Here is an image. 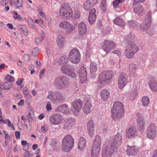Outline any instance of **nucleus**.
Returning <instances> with one entry per match:
<instances>
[{
  "instance_id": "f257e3e1",
  "label": "nucleus",
  "mask_w": 157,
  "mask_h": 157,
  "mask_svg": "<svg viewBox=\"0 0 157 157\" xmlns=\"http://www.w3.org/2000/svg\"><path fill=\"white\" fill-rule=\"evenodd\" d=\"M123 104L119 101H115L111 110L112 117L114 120H118L122 117L124 114Z\"/></svg>"
},
{
  "instance_id": "f03ea898",
  "label": "nucleus",
  "mask_w": 157,
  "mask_h": 157,
  "mask_svg": "<svg viewBox=\"0 0 157 157\" xmlns=\"http://www.w3.org/2000/svg\"><path fill=\"white\" fill-rule=\"evenodd\" d=\"M74 143V138L71 134H67L65 136L62 140V149L64 152H69L73 147Z\"/></svg>"
},
{
  "instance_id": "7ed1b4c3",
  "label": "nucleus",
  "mask_w": 157,
  "mask_h": 157,
  "mask_svg": "<svg viewBox=\"0 0 157 157\" xmlns=\"http://www.w3.org/2000/svg\"><path fill=\"white\" fill-rule=\"evenodd\" d=\"M47 98L49 99L53 104H57L62 102L65 99V95L63 92L57 91L53 92L49 91Z\"/></svg>"
},
{
  "instance_id": "20e7f679",
  "label": "nucleus",
  "mask_w": 157,
  "mask_h": 157,
  "mask_svg": "<svg viewBox=\"0 0 157 157\" xmlns=\"http://www.w3.org/2000/svg\"><path fill=\"white\" fill-rule=\"evenodd\" d=\"M59 15L63 19L69 20L72 17L73 11L70 5L66 4L62 5L59 10Z\"/></svg>"
},
{
  "instance_id": "39448f33",
  "label": "nucleus",
  "mask_w": 157,
  "mask_h": 157,
  "mask_svg": "<svg viewBox=\"0 0 157 157\" xmlns=\"http://www.w3.org/2000/svg\"><path fill=\"white\" fill-rule=\"evenodd\" d=\"M69 84V78L64 75L59 76L56 78L54 85L57 89H63Z\"/></svg>"
},
{
  "instance_id": "423d86ee",
  "label": "nucleus",
  "mask_w": 157,
  "mask_h": 157,
  "mask_svg": "<svg viewBox=\"0 0 157 157\" xmlns=\"http://www.w3.org/2000/svg\"><path fill=\"white\" fill-rule=\"evenodd\" d=\"M113 76V72L111 70L103 71L100 74L98 81L100 83L103 84H109Z\"/></svg>"
},
{
  "instance_id": "0eeeda50",
  "label": "nucleus",
  "mask_w": 157,
  "mask_h": 157,
  "mask_svg": "<svg viewBox=\"0 0 157 157\" xmlns=\"http://www.w3.org/2000/svg\"><path fill=\"white\" fill-rule=\"evenodd\" d=\"M139 50V48L135 43L131 42L128 44L124 52L126 57L131 58Z\"/></svg>"
},
{
  "instance_id": "6e6552de",
  "label": "nucleus",
  "mask_w": 157,
  "mask_h": 157,
  "mask_svg": "<svg viewBox=\"0 0 157 157\" xmlns=\"http://www.w3.org/2000/svg\"><path fill=\"white\" fill-rule=\"evenodd\" d=\"M68 58L70 61L75 64L79 63L81 59L80 53L77 48L71 50L68 55Z\"/></svg>"
},
{
  "instance_id": "1a4fd4ad",
  "label": "nucleus",
  "mask_w": 157,
  "mask_h": 157,
  "mask_svg": "<svg viewBox=\"0 0 157 157\" xmlns=\"http://www.w3.org/2000/svg\"><path fill=\"white\" fill-rule=\"evenodd\" d=\"M116 46V44L113 41L105 40L101 45L102 49L106 53H108L113 49Z\"/></svg>"
},
{
  "instance_id": "9d476101",
  "label": "nucleus",
  "mask_w": 157,
  "mask_h": 157,
  "mask_svg": "<svg viewBox=\"0 0 157 157\" xmlns=\"http://www.w3.org/2000/svg\"><path fill=\"white\" fill-rule=\"evenodd\" d=\"M156 126L154 123H151L147 128V136L150 139H154L156 136Z\"/></svg>"
},
{
  "instance_id": "9b49d317",
  "label": "nucleus",
  "mask_w": 157,
  "mask_h": 157,
  "mask_svg": "<svg viewBox=\"0 0 157 157\" xmlns=\"http://www.w3.org/2000/svg\"><path fill=\"white\" fill-rule=\"evenodd\" d=\"M151 13L148 12L147 14L145 19L140 26V29L142 31H146L148 29L151 25Z\"/></svg>"
},
{
  "instance_id": "f8f14e48",
  "label": "nucleus",
  "mask_w": 157,
  "mask_h": 157,
  "mask_svg": "<svg viewBox=\"0 0 157 157\" xmlns=\"http://www.w3.org/2000/svg\"><path fill=\"white\" fill-rule=\"evenodd\" d=\"M82 102L78 99L72 103L71 111L74 115H77L80 112L82 107Z\"/></svg>"
},
{
  "instance_id": "ddd939ff",
  "label": "nucleus",
  "mask_w": 157,
  "mask_h": 157,
  "mask_svg": "<svg viewBox=\"0 0 157 157\" xmlns=\"http://www.w3.org/2000/svg\"><path fill=\"white\" fill-rule=\"evenodd\" d=\"M136 122L138 130L141 133H143V132L144 130L146 124L144 117L141 114L138 113L136 114Z\"/></svg>"
},
{
  "instance_id": "4468645a",
  "label": "nucleus",
  "mask_w": 157,
  "mask_h": 157,
  "mask_svg": "<svg viewBox=\"0 0 157 157\" xmlns=\"http://www.w3.org/2000/svg\"><path fill=\"white\" fill-rule=\"evenodd\" d=\"M63 119V117L61 114H55L50 117L49 121L52 124L58 125L61 124Z\"/></svg>"
},
{
  "instance_id": "2eb2a0df",
  "label": "nucleus",
  "mask_w": 157,
  "mask_h": 157,
  "mask_svg": "<svg viewBox=\"0 0 157 157\" xmlns=\"http://www.w3.org/2000/svg\"><path fill=\"white\" fill-rule=\"evenodd\" d=\"M114 151L110 147L109 144L106 143L104 144L102 150V157H111Z\"/></svg>"
},
{
  "instance_id": "dca6fc26",
  "label": "nucleus",
  "mask_w": 157,
  "mask_h": 157,
  "mask_svg": "<svg viewBox=\"0 0 157 157\" xmlns=\"http://www.w3.org/2000/svg\"><path fill=\"white\" fill-rule=\"evenodd\" d=\"M83 103L82 110L83 112L86 114H89L91 112V108L92 107L90 98L88 97L85 98L84 99Z\"/></svg>"
},
{
  "instance_id": "f3484780",
  "label": "nucleus",
  "mask_w": 157,
  "mask_h": 157,
  "mask_svg": "<svg viewBox=\"0 0 157 157\" xmlns=\"http://www.w3.org/2000/svg\"><path fill=\"white\" fill-rule=\"evenodd\" d=\"M128 76L124 73H122L118 77V86L120 89H122L126 86L127 82Z\"/></svg>"
},
{
  "instance_id": "a211bd4d",
  "label": "nucleus",
  "mask_w": 157,
  "mask_h": 157,
  "mask_svg": "<svg viewBox=\"0 0 157 157\" xmlns=\"http://www.w3.org/2000/svg\"><path fill=\"white\" fill-rule=\"evenodd\" d=\"M95 124V122L92 119L90 120L87 122L86 127L87 134L91 137H92L94 134Z\"/></svg>"
},
{
  "instance_id": "6ab92c4d",
  "label": "nucleus",
  "mask_w": 157,
  "mask_h": 157,
  "mask_svg": "<svg viewBox=\"0 0 157 157\" xmlns=\"http://www.w3.org/2000/svg\"><path fill=\"white\" fill-rule=\"evenodd\" d=\"M61 71L63 74L73 78L77 77V75L75 72L67 65L63 66L61 69Z\"/></svg>"
},
{
  "instance_id": "aec40b11",
  "label": "nucleus",
  "mask_w": 157,
  "mask_h": 157,
  "mask_svg": "<svg viewBox=\"0 0 157 157\" xmlns=\"http://www.w3.org/2000/svg\"><path fill=\"white\" fill-rule=\"evenodd\" d=\"M78 75L80 82L81 84L84 83L86 80L87 72L86 68L84 66H82L78 71Z\"/></svg>"
},
{
  "instance_id": "412c9836",
  "label": "nucleus",
  "mask_w": 157,
  "mask_h": 157,
  "mask_svg": "<svg viewBox=\"0 0 157 157\" xmlns=\"http://www.w3.org/2000/svg\"><path fill=\"white\" fill-rule=\"evenodd\" d=\"M126 136L129 138H134L137 135V130L135 127L131 126L129 127L126 131Z\"/></svg>"
},
{
  "instance_id": "4be33fe9",
  "label": "nucleus",
  "mask_w": 157,
  "mask_h": 157,
  "mask_svg": "<svg viewBox=\"0 0 157 157\" xmlns=\"http://www.w3.org/2000/svg\"><path fill=\"white\" fill-rule=\"evenodd\" d=\"M64 36L62 35H58L56 39V43L57 47L59 49L63 48L64 46Z\"/></svg>"
},
{
  "instance_id": "5701e85b",
  "label": "nucleus",
  "mask_w": 157,
  "mask_h": 157,
  "mask_svg": "<svg viewBox=\"0 0 157 157\" xmlns=\"http://www.w3.org/2000/svg\"><path fill=\"white\" fill-rule=\"evenodd\" d=\"M150 89L154 92H157V82L155 78H151L148 82Z\"/></svg>"
},
{
  "instance_id": "b1692460",
  "label": "nucleus",
  "mask_w": 157,
  "mask_h": 157,
  "mask_svg": "<svg viewBox=\"0 0 157 157\" xmlns=\"http://www.w3.org/2000/svg\"><path fill=\"white\" fill-rule=\"evenodd\" d=\"M79 34L81 36L85 34L86 32L87 27L86 24L83 22L80 23L78 26Z\"/></svg>"
},
{
  "instance_id": "393cba45",
  "label": "nucleus",
  "mask_w": 157,
  "mask_h": 157,
  "mask_svg": "<svg viewBox=\"0 0 157 157\" xmlns=\"http://www.w3.org/2000/svg\"><path fill=\"white\" fill-rule=\"evenodd\" d=\"M86 145V140L84 138L81 137L79 138L78 142V148L79 151H82L85 148Z\"/></svg>"
},
{
  "instance_id": "a878e982",
  "label": "nucleus",
  "mask_w": 157,
  "mask_h": 157,
  "mask_svg": "<svg viewBox=\"0 0 157 157\" xmlns=\"http://www.w3.org/2000/svg\"><path fill=\"white\" fill-rule=\"evenodd\" d=\"M56 112H60L63 113L68 114L69 113L68 105L66 104H63L59 106L55 109Z\"/></svg>"
},
{
  "instance_id": "bb28decb",
  "label": "nucleus",
  "mask_w": 157,
  "mask_h": 157,
  "mask_svg": "<svg viewBox=\"0 0 157 157\" xmlns=\"http://www.w3.org/2000/svg\"><path fill=\"white\" fill-rule=\"evenodd\" d=\"M110 92L106 89L102 90L100 92V97L101 99L104 101L107 100L110 97Z\"/></svg>"
},
{
  "instance_id": "cd10ccee",
  "label": "nucleus",
  "mask_w": 157,
  "mask_h": 157,
  "mask_svg": "<svg viewBox=\"0 0 157 157\" xmlns=\"http://www.w3.org/2000/svg\"><path fill=\"white\" fill-rule=\"evenodd\" d=\"M138 151V148L136 146H128L126 152L128 155H135L136 152Z\"/></svg>"
},
{
  "instance_id": "c85d7f7f",
  "label": "nucleus",
  "mask_w": 157,
  "mask_h": 157,
  "mask_svg": "<svg viewBox=\"0 0 157 157\" xmlns=\"http://www.w3.org/2000/svg\"><path fill=\"white\" fill-rule=\"evenodd\" d=\"M101 148L92 146L91 152V157H98L100 152Z\"/></svg>"
},
{
  "instance_id": "c756f323",
  "label": "nucleus",
  "mask_w": 157,
  "mask_h": 157,
  "mask_svg": "<svg viewBox=\"0 0 157 157\" xmlns=\"http://www.w3.org/2000/svg\"><path fill=\"white\" fill-rule=\"evenodd\" d=\"M101 139L98 135H96L94 138L92 146L101 148Z\"/></svg>"
},
{
  "instance_id": "7c9ffc66",
  "label": "nucleus",
  "mask_w": 157,
  "mask_h": 157,
  "mask_svg": "<svg viewBox=\"0 0 157 157\" xmlns=\"http://www.w3.org/2000/svg\"><path fill=\"white\" fill-rule=\"evenodd\" d=\"M134 13L139 15H142L144 13V8L141 5H139L133 8Z\"/></svg>"
},
{
  "instance_id": "2f4dec72",
  "label": "nucleus",
  "mask_w": 157,
  "mask_h": 157,
  "mask_svg": "<svg viewBox=\"0 0 157 157\" xmlns=\"http://www.w3.org/2000/svg\"><path fill=\"white\" fill-rule=\"evenodd\" d=\"M137 69V66L135 64L132 63L128 65V70L131 74H135L136 72Z\"/></svg>"
},
{
  "instance_id": "473e14b6",
  "label": "nucleus",
  "mask_w": 157,
  "mask_h": 157,
  "mask_svg": "<svg viewBox=\"0 0 157 157\" xmlns=\"http://www.w3.org/2000/svg\"><path fill=\"white\" fill-rule=\"evenodd\" d=\"M129 96L132 100H134L138 95L137 90L136 87L133 88L129 92Z\"/></svg>"
},
{
  "instance_id": "72a5a7b5",
  "label": "nucleus",
  "mask_w": 157,
  "mask_h": 157,
  "mask_svg": "<svg viewBox=\"0 0 157 157\" xmlns=\"http://www.w3.org/2000/svg\"><path fill=\"white\" fill-rule=\"evenodd\" d=\"M75 29V26L68 22L64 30L67 33H70L73 31Z\"/></svg>"
},
{
  "instance_id": "f704fd0d",
  "label": "nucleus",
  "mask_w": 157,
  "mask_h": 157,
  "mask_svg": "<svg viewBox=\"0 0 157 157\" xmlns=\"http://www.w3.org/2000/svg\"><path fill=\"white\" fill-rule=\"evenodd\" d=\"M113 22L115 24L120 26H124L125 25L123 19L118 17H116L113 21Z\"/></svg>"
},
{
  "instance_id": "c9c22d12",
  "label": "nucleus",
  "mask_w": 157,
  "mask_h": 157,
  "mask_svg": "<svg viewBox=\"0 0 157 157\" xmlns=\"http://www.w3.org/2000/svg\"><path fill=\"white\" fill-rule=\"evenodd\" d=\"M24 98L27 104L29 106H31L30 102L32 98V96L29 93H25L24 95Z\"/></svg>"
},
{
  "instance_id": "e433bc0d",
  "label": "nucleus",
  "mask_w": 157,
  "mask_h": 157,
  "mask_svg": "<svg viewBox=\"0 0 157 157\" xmlns=\"http://www.w3.org/2000/svg\"><path fill=\"white\" fill-rule=\"evenodd\" d=\"M83 6L84 10L87 11H89L93 7V6L87 0L84 2Z\"/></svg>"
},
{
  "instance_id": "4c0bfd02",
  "label": "nucleus",
  "mask_w": 157,
  "mask_h": 157,
  "mask_svg": "<svg viewBox=\"0 0 157 157\" xmlns=\"http://www.w3.org/2000/svg\"><path fill=\"white\" fill-rule=\"evenodd\" d=\"M29 113L28 116V118L29 120L32 119L34 120L35 119V117L34 115V111L31 106L29 107Z\"/></svg>"
},
{
  "instance_id": "58836bf2",
  "label": "nucleus",
  "mask_w": 157,
  "mask_h": 157,
  "mask_svg": "<svg viewBox=\"0 0 157 157\" xmlns=\"http://www.w3.org/2000/svg\"><path fill=\"white\" fill-rule=\"evenodd\" d=\"M128 24L129 26L132 27L134 28H137L139 26V23L133 20L128 21Z\"/></svg>"
},
{
  "instance_id": "ea45409f",
  "label": "nucleus",
  "mask_w": 157,
  "mask_h": 157,
  "mask_svg": "<svg viewBox=\"0 0 157 157\" xmlns=\"http://www.w3.org/2000/svg\"><path fill=\"white\" fill-rule=\"evenodd\" d=\"M142 105L144 106H147L150 102V99L147 96H144L142 99Z\"/></svg>"
},
{
  "instance_id": "a19ab883",
  "label": "nucleus",
  "mask_w": 157,
  "mask_h": 157,
  "mask_svg": "<svg viewBox=\"0 0 157 157\" xmlns=\"http://www.w3.org/2000/svg\"><path fill=\"white\" fill-rule=\"evenodd\" d=\"M121 144V143H118L117 142L113 140L111 145H110V147L114 151L115 150L119 147Z\"/></svg>"
},
{
  "instance_id": "79ce46f5",
  "label": "nucleus",
  "mask_w": 157,
  "mask_h": 157,
  "mask_svg": "<svg viewBox=\"0 0 157 157\" xmlns=\"http://www.w3.org/2000/svg\"><path fill=\"white\" fill-rule=\"evenodd\" d=\"M68 60L66 57L65 56H61L58 60L59 63L61 64H66L64 65H67Z\"/></svg>"
},
{
  "instance_id": "37998d69",
  "label": "nucleus",
  "mask_w": 157,
  "mask_h": 157,
  "mask_svg": "<svg viewBox=\"0 0 157 157\" xmlns=\"http://www.w3.org/2000/svg\"><path fill=\"white\" fill-rule=\"evenodd\" d=\"M98 69L97 64L94 62L91 63L90 66V71L91 73L96 72Z\"/></svg>"
},
{
  "instance_id": "c03bdc74",
  "label": "nucleus",
  "mask_w": 157,
  "mask_h": 157,
  "mask_svg": "<svg viewBox=\"0 0 157 157\" xmlns=\"http://www.w3.org/2000/svg\"><path fill=\"white\" fill-rule=\"evenodd\" d=\"M122 134L121 133H117L113 139L114 141H116L118 143H121L122 139Z\"/></svg>"
},
{
  "instance_id": "a18cd8bd",
  "label": "nucleus",
  "mask_w": 157,
  "mask_h": 157,
  "mask_svg": "<svg viewBox=\"0 0 157 157\" xmlns=\"http://www.w3.org/2000/svg\"><path fill=\"white\" fill-rule=\"evenodd\" d=\"M12 86V84L10 82H6L4 83L3 89L4 90H8L10 89Z\"/></svg>"
},
{
  "instance_id": "49530a36",
  "label": "nucleus",
  "mask_w": 157,
  "mask_h": 157,
  "mask_svg": "<svg viewBox=\"0 0 157 157\" xmlns=\"http://www.w3.org/2000/svg\"><path fill=\"white\" fill-rule=\"evenodd\" d=\"M68 22L67 21H63L60 22L59 24L60 28L64 30H65Z\"/></svg>"
},
{
  "instance_id": "de8ad7c7",
  "label": "nucleus",
  "mask_w": 157,
  "mask_h": 157,
  "mask_svg": "<svg viewBox=\"0 0 157 157\" xmlns=\"http://www.w3.org/2000/svg\"><path fill=\"white\" fill-rule=\"evenodd\" d=\"M125 0H114L113 2V5L115 8L118 7V5L122 2L124 1Z\"/></svg>"
},
{
  "instance_id": "09e8293b",
  "label": "nucleus",
  "mask_w": 157,
  "mask_h": 157,
  "mask_svg": "<svg viewBox=\"0 0 157 157\" xmlns=\"http://www.w3.org/2000/svg\"><path fill=\"white\" fill-rule=\"evenodd\" d=\"M14 5L17 7H22V0H17L13 2Z\"/></svg>"
},
{
  "instance_id": "8fccbe9b",
  "label": "nucleus",
  "mask_w": 157,
  "mask_h": 157,
  "mask_svg": "<svg viewBox=\"0 0 157 157\" xmlns=\"http://www.w3.org/2000/svg\"><path fill=\"white\" fill-rule=\"evenodd\" d=\"M96 18V15H90L88 17V20L90 24H93L94 23Z\"/></svg>"
},
{
  "instance_id": "3c124183",
  "label": "nucleus",
  "mask_w": 157,
  "mask_h": 157,
  "mask_svg": "<svg viewBox=\"0 0 157 157\" xmlns=\"http://www.w3.org/2000/svg\"><path fill=\"white\" fill-rule=\"evenodd\" d=\"M13 17L15 19H17L20 21H22L23 20L22 16L16 12L13 13Z\"/></svg>"
},
{
  "instance_id": "603ef678",
  "label": "nucleus",
  "mask_w": 157,
  "mask_h": 157,
  "mask_svg": "<svg viewBox=\"0 0 157 157\" xmlns=\"http://www.w3.org/2000/svg\"><path fill=\"white\" fill-rule=\"evenodd\" d=\"M106 1L105 0H102L101 3V9L103 11L106 10Z\"/></svg>"
},
{
  "instance_id": "864d4df0",
  "label": "nucleus",
  "mask_w": 157,
  "mask_h": 157,
  "mask_svg": "<svg viewBox=\"0 0 157 157\" xmlns=\"http://www.w3.org/2000/svg\"><path fill=\"white\" fill-rule=\"evenodd\" d=\"M5 78L7 81L10 82H13L14 80V78L9 75H7L5 76Z\"/></svg>"
},
{
  "instance_id": "5fc2aeb1",
  "label": "nucleus",
  "mask_w": 157,
  "mask_h": 157,
  "mask_svg": "<svg viewBox=\"0 0 157 157\" xmlns=\"http://www.w3.org/2000/svg\"><path fill=\"white\" fill-rule=\"evenodd\" d=\"M28 24L29 26L30 27H33L35 26L33 20L31 18L28 19Z\"/></svg>"
},
{
  "instance_id": "6e6d98bb",
  "label": "nucleus",
  "mask_w": 157,
  "mask_h": 157,
  "mask_svg": "<svg viewBox=\"0 0 157 157\" xmlns=\"http://www.w3.org/2000/svg\"><path fill=\"white\" fill-rule=\"evenodd\" d=\"M39 49L37 47L34 48L32 52V55L34 56H35L37 55V53L39 51Z\"/></svg>"
},
{
  "instance_id": "4d7b16f0",
  "label": "nucleus",
  "mask_w": 157,
  "mask_h": 157,
  "mask_svg": "<svg viewBox=\"0 0 157 157\" xmlns=\"http://www.w3.org/2000/svg\"><path fill=\"white\" fill-rule=\"evenodd\" d=\"M145 0H133V5L135 6L138 3H143Z\"/></svg>"
},
{
  "instance_id": "13d9d810",
  "label": "nucleus",
  "mask_w": 157,
  "mask_h": 157,
  "mask_svg": "<svg viewBox=\"0 0 157 157\" xmlns=\"http://www.w3.org/2000/svg\"><path fill=\"white\" fill-rule=\"evenodd\" d=\"M46 109L48 111H49L52 109V105L50 102H48L47 103V104L46 106Z\"/></svg>"
},
{
  "instance_id": "bf43d9fd",
  "label": "nucleus",
  "mask_w": 157,
  "mask_h": 157,
  "mask_svg": "<svg viewBox=\"0 0 157 157\" xmlns=\"http://www.w3.org/2000/svg\"><path fill=\"white\" fill-rule=\"evenodd\" d=\"M8 2V0H0V5L2 6H5Z\"/></svg>"
},
{
  "instance_id": "052dcab7",
  "label": "nucleus",
  "mask_w": 157,
  "mask_h": 157,
  "mask_svg": "<svg viewBox=\"0 0 157 157\" xmlns=\"http://www.w3.org/2000/svg\"><path fill=\"white\" fill-rule=\"evenodd\" d=\"M87 1L94 6L97 4L98 0H87Z\"/></svg>"
},
{
  "instance_id": "680f3d73",
  "label": "nucleus",
  "mask_w": 157,
  "mask_h": 157,
  "mask_svg": "<svg viewBox=\"0 0 157 157\" xmlns=\"http://www.w3.org/2000/svg\"><path fill=\"white\" fill-rule=\"evenodd\" d=\"M24 60L26 61H28L30 59V57L27 54H25L23 56Z\"/></svg>"
},
{
  "instance_id": "e2e57ef3",
  "label": "nucleus",
  "mask_w": 157,
  "mask_h": 157,
  "mask_svg": "<svg viewBox=\"0 0 157 157\" xmlns=\"http://www.w3.org/2000/svg\"><path fill=\"white\" fill-rule=\"evenodd\" d=\"M24 80L23 78H18L16 82V84L18 85H20Z\"/></svg>"
},
{
  "instance_id": "0e129e2a",
  "label": "nucleus",
  "mask_w": 157,
  "mask_h": 157,
  "mask_svg": "<svg viewBox=\"0 0 157 157\" xmlns=\"http://www.w3.org/2000/svg\"><path fill=\"white\" fill-rule=\"evenodd\" d=\"M96 10L95 9L93 8L91 9L90 11V15H96L95 14Z\"/></svg>"
},
{
  "instance_id": "69168bd1",
  "label": "nucleus",
  "mask_w": 157,
  "mask_h": 157,
  "mask_svg": "<svg viewBox=\"0 0 157 157\" xmlns=\"http://www.w3.org/2000/svg\"><path fill=\"white\" fill-rule=\"evenodd\" d=\"M113 53L116 54L118 56L121 55V52L119 50H115L113 51Z\"/></svg>"
},
{
  "instance_id": "338daca9",
  "label": "nucleus",
  "mask_w": 157,
  "mask_h": 157,
  "mask_svg": "<svg viewBox=\"0 0 157 157\" xmlns=\"http://www.w3.org/2000/svg\"><path fill=\"white\" fill-rule=\"evenodd\" d=\"M41 129L42 132L44 133L47 130V127L45 125L42 126L41 127Z\"/></svg>"
},
{
  "instance_id": "774afa93",
  "label": "nucleus",
  "mask_w": 157,
  "mask_h": 157,
  "mask_svg": "<svg viewBox=\"0 0 157 157\" xmlns=\"http://www.w3.org/2000/svg\"><path fill=\"white\" fill-rule=\"evenodd\" d=\"M24 100L23 99H21L18 103L19 106H22L24 105Z\"/></svg>"
}]
</instances>
